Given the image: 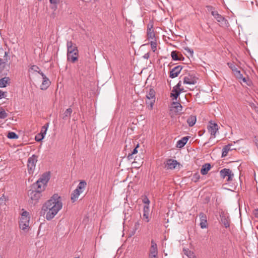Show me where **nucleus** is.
<instances>
[{"instance_id":"f257e3e1","label":"nucleus","mask_w":258,"mask_h":258,"mask_svg":"<svg viewBox=\"0 0 258 258\" xmlns=\"http://www.w3.org/2000/svg\"><path fill=\"white\" fill-rule=\"evenodd\" d=\"M62 207L60 197L57 194H54L43 204L42 210L44 212L45 218L47 220H50L57 214Z\"/></svg>"},{"instance_id":"f03ea898","label":"nucleus","mask_w":258,"mask_h":258,"mask_svg":"<svg viewBox=\"0 0 258 258\" xmlns=\"http://www.w3.org/2000/svg\"><path fill=\"white\" fill-rule=\"evenodd\" d=\"M67 59L74 63L78 59L79 51L76 44L71 41H67Z\"/></svg>"},{"instance_id":"7ed1b4c3","label":"nucleus","mask_w":258,"mask_h":258,"mask_svg":"<svg viewBox=\"0 0 258 258\" xmlns=\"http://www.w3.org/2000/svg\"><path fill=\"white\" fill-rule=\"evenodd\" d=\"M50 179V174L49 173L46 172L43 174L38 180L34 183L33 187H37L39 190H44L45 186L47 183Z\"/></svg>"},{"instance_id":"20e7f679","label":"nucleus","mask_w":258,"mask_h":258,"mask_svg":"<svg viewBox=\"0 0 258 258\" xmlns=\"http://www.w3.org/2000/svg\"><path fill=\"white\" fill-rule=\"evenodd\" d=\"M86 185L87 183L85 181L82 180L80 182L76 189L73 191L71 195V200L73 202H75L78 199L80 194L85 190Z\"/></svg>"},{"instance_id":"39448f33","label":"nucleus","mask_w":258,"mask_h":258,"mask_svg":"<svg viewBox=\"0 0 258 258\" xmlns=\"http://www.w3.org/2000/svg\"><path fill=\"white\" fill-rule=\"evenodd\" d=\"M37 161L38 156L35 155H33L28 158L27 162V168L28 173L30 174L34 173Z\"/></svg>"},{"instance_id":"423d86ee","label":"nucleus","mask_w":258,"mask_h":258,"mask_svg":"<svg viewBox=\"0 0 258 258\" xmlns=\"http://www.w3.org/2000/svg\"><path fill=\"white\" fill-rule=\"evenodd\" d=\"M32 188L34 189L29 190L28 195L32 201L36 202L40 198L41 196V192L43 190H39L37 187H33V185L32 186Z\"/></svg>"},{"instance_id":"0eeeda50","label":"nucleus","mask_w":258,"mask_h":258,"mask_svg":"<svg viewBox=\"0 0 258 258\" xmlns=\"http://www.w3.org/2000/svg\"><path fill=\"white\" fill-rule=\"evenodd\" d=\"M220 221L225 228L230 227L231 219L229 215L227 213L222 211L220 213Z\"/></svg>"},{"instance_id":"6e6552de","label":"nucleus","mask_w":258,"mask_h":258,"mask_svg":"<svg viewBox=\"0 0 258 258\" xmlns=\"http://www.w3.org/2000/svg\"><path fill=\"white\" fill-rule=\"evenodd\" d=\"M212 16L219 23L220 26L224 27H227L229 26L228 21L224 17L219 14L218 12H212Z\"/></svg>"},{"instance_id":"1a4fd4ad","label":"nucleus","mask_w":258,"mask_h":258,"mask_svg":"<svg viewBox=\"0 0 258 258\" xmlns=\"http://www.w3.org/2000/svg\"><path fill=\"white\" fill-rule=\"evenodd\" d=\"M208 132L211 134V137L209 140H211L212 138L214 139L216 137V134L218 131V124L216 123H213L212 121L210 122V124L208 126Z\"/></svg>"},{"instance_id":"9d476101","label":"nucleus","mask_w":258,"mask_h":258,"mask_svg":"<svg viewBox=\"0 0 258 258\" xmlns=\"http://www.w3.org/2000/svg\"><path fill=\"white\" fill-rule=\"evenodd\" d=\"M220 176L222 178H225L226 176H228L227 181H231L234 174L229 169L224 168L220 171Z\"/></svg>"},{"instance_id":"9b49d317","label":"nucleus","mask_w":258,"mask_h":258,"mask_svg":"<svg viewBox=\"0 0 258 258\" xmlns=\"http://www.w3.org/2000/svg\"><path fill=\"white\" fill-rule=\"evenodd\" d=\"M142 219L146 222H148L150 220V209L148 205H144L143 207V214Z\"/></svg>"},{"instance_id":"f8f14e48","label":"nucleus","mask_w":258,"mask_h":258,"mask_svg":"<svg viewBox=\"0 0 258 258\" xmlns=\"http://www.w3.org/2000/svg\"><path fill=\"white\" fill-rule=\"evenodd\" d=\"M158 255L157 245L156 242L151 240V246L150 249L149 257H156Z\"/></svg>"},{"instance_id":"ddd939ff","label":"nucleus","mask_w":258,"mask_h":258,"mask_svg":"<svg viewBox=\"0 0 258 258\" xmlns=\"http://www.w3.org/2000/svg\"><path fill=\"white\" fill-rule=\"evenodd\" d=\"M29 220L30 219L20 218L19 222V227L20 229L25 232H27L29 228Z\"/></svg>"},{"instance_id":"4468645a","label":"nucleus","mask_w":258,"mask_h":258,"mask_svg":"<svg viewBox=\"0 0 258 258\" xmlns=\"http://www.w3.org/2000/svg\"><path fill=\"white\" fill-rule=\"evenodd\" d=\"M147 37L148 39L154 40L155 35L153 30V23L150 22L147 26Z\"/></svg>"},{"instance_id":"2eb2a0df","label":"nucleus","mask_w":258,"mask_h":258,"mask_svg":"<svg viewBox=\"0 0 258 258\" xmlns=\"http://www.w3.org/2000/svg\"><path fill=\"white\" fill-rule=\"evenodd\" d=\"M182 69V67L181 66H177L175 67L170 71L169 77L172 79L177 77L180 73Z\"/></svg>"},{"instance_id":"dca6fc26","label":"nucleus","mask_w":258,"mask_h":258,"mask_svg":"<svg viewBox=\"0 0 258 258\" xmlns=\"http://www.w3.org/2000/svg\"><path fill=\"white\" fill-rule=\"evenodd\" d=\"M200 220V226L201 228L204 229L207 227V218L206 215L203 213L199 214Z\"/></svg>"},{"instance_id":"f3484780","label":"nucleus","mask_w":258,"mask_h":258,"mask_svg":"<svg viewBox=\"0 0 258 258\" xmlns=\"http://www.w3.org/2000/svg\"><path fill=\"white\" fill-rule=\"evenodd\" d=\"M48 126H49V123H47L45 125H44V126H42L41 130V132H40L41 138H40V139H37V136L35 137V140L37 141H38V142L41 141L44 138V137L46 134V132L48 129Z\"/></svg>"},{"instance_id":"a211bd4d","label":"nucleus","mask_w":258,"mask_h":258,"mask_svg":"<svg viewBox=\"0 0 258 258\" xmlns=\"http://www.w3.org/2000/svg\"><path fill=\"white\" fill-rule=\"evenodd\" d=\"M196 83V81L194 77L190 75L185 76L183 78V84L188 85H194Z\"/></svg>"},{"instance_id":"6ab92c4d","label":"nucleus","mask_w":258,"mask_h":258,"mask_svg":"<svg viewBox=\"0 0 258 258\" xmlns=\"http://www.w3.org/2000/svg\"><path fill=\"white\" fill-rule=\"evenodd\" d=\"M42 80L43 81L40 86L41 89L46 90L50 86L51 82L46 76L42 78Z\"/></svg>"},{"instance_id":"aec40b11","label":"nucleus","mask_w":258,"mask_h":258,"mask_svg":"<svg viewBox=\"0 0 258 258\" xmlns=\"http://www.w3.org/2000/svg\"><path fill=\"white\" fill-rule=\"evenodd\" d=\"M189 139V136L184 137L181 139L178 140L177 142L176 147L179 148H181L185 146Z\"/></svg>"},{"instance_id":"412c9836","label":"nucleus","mask_w":258,"mask_h":258,"mask_svg":"<svg viewBox=\"0 0 258 258\" xmlns=\"http://www.w3.org/2000/svg\"><path fill=\"white\" fill-rule=\"evenodd\" d=\"M179 163L175 160L168 159L166 162V166L167 169H173Z\"/></svg>"},{"instance_id":"4be33fe9","label":"nucleus","mask_w":258,"mask_h":258,"mask_svg":"<svg viewBox=\"0 0 258 258\" xmlns=\"http://www.w3.org/2000/svg\"><path fill=\"white\" fill-rule=\"evenodd\" d=\"M232 146V144H228L225 146L222 149V157H224L227 155V154L229 151L235 150V148H231Z\"/></svg>"},{"instance_id":"5701e85b","label":"nucleus","mask_w":258,"mask_h":258,"mask_svg":"<svg viewBox=\"0 0 258 258\" xmlns=\"http://www.w3.org/2000/svg\"><path fill=\"white\" fill-rule=\"evenodd\" d=\"M211 166L210 163H206L204 164L201 169V173L202 175H206L208 171L210 170Z\"/></svg>"},{"instance_id":"b1692460","label":"nucleus","mask_w":258,"mask_h":258,"mask_svg":"<svg viewBox=\"0 0 258 258\" xmlns=\"http://www.w3.org/2000/svg\"><path fill=\"white\" fill-rule=\"evenodd\" d=\"M72 111L73 110L71 108H69L66 109L62 115V118L63 120H67L68 118H70L71 117Z\"/></svg>"},{"instance_id":"393cba45","label":"nucleus","mask_w":258,"mask_h":258,"mask_svg":"<svg viewBox=\"0 0 258 258\" xmlns=\"http://www.w3.org/2000/svg\"><path fill=\"white\" fill-rule=\"evenodd\" d=\"M146 97L149 100H155V92L152 89H150L149 91L147 92Z\"/></svg>"},{"instance_id":"a878e982","label":"nucleus","mask_w":258,"mask_h":258,"mask_svg":"<svg viewBox=\"0 0 258 258\" xmlns=\"http://www.w3.org/2000/svg\"><path fill=\"white\" fill-rule=\"evenodd\" d=\"M172 107L175 109V111L180 112L182 110V105L178 102H173L172 104Z\"/></svg>"},{"instance_id":"bb28decb","label":"nucleus","mask_w":258,"mask_h":258,"mask_svg":"<svg viewBox=\"0 0 258 258\" xmlns=\"http://www.w3.org/2000/svg\"><path fill=\"white\" fill-rule=\"evenodd\" d=\"M196 116L191 115L187 118V122L189 126H192L196 123Z\"/></svg>"},{"instance_id":"cd10ccee","label":"nucleus","mask_w":258,"mask_h":258,"mask_svg":"<svg viewBox=\"0 0 258 258\" xmlns=\"http://www.w3.org/2000/svg\"><path fill=\"white\" fill-rule=\"evenodd\" d=\"M10 81L9 77H4L0 79V88H4L7 86L8 82Z\"/></svg>"},{"instance_id":"c85d7f7f","label":"nucleus","mask_w":258,"mask_h":258,"mask_svg":"<svg viewBox=\"0 0 258 258\" xmlns=\"http://www.w3.org/2000/svg\"><path fill=\"white\" fill-rule=\"evenodd\" d=\"M49 2L50 4V8L53 11H55L57 8V5L59 3V0H49Z\"/></svg>"},{"instance_id":"c756f323","label":"nucleus","mask_w":258,"mask_h":258,"mask_svg":"<svg viewBox=\"0 0 258 258\" xmlns=\"http://www.w3.org/2000/svg\"><path fill=\"white\" fill-rule=\"evenodd\" d=\"M180 95V91H178V89L175 88V87H173L172 90V93H171V96L174 97L175 100H177L178 97Z\"/></svg>"},{"instance_id":"7c9ffc66","label":"nucleus","mask_w":258,"mask_h":258,"mask_svg":"<svg viewBox=\"0 0 258 258\" xmlns=\"http://www.w3.org/2000/svg\"><path fill=\"white\" fill-rule=\"evenodd\" d=\"M171 56L172 59L174 60H181L184 59V57L181 55V57H179L176 53V51H173L171 52Z\"/></svg>"},{"instance_id":"2f4dec72","label":"nucleus","mask_w":258,"mask_h":258,"mask_svg":"<svg viewBox=\"0 0 258 258\" xmlns=\"http://www.w3.org/2000/svg\"><path fill=\"white\" fill-rule=\"evenodd\" d=\"M8 113L2 107H1L0 109V118L5 119L8 117Z\"/></svg>"},{"instance_id":"473e14b6","label":"nucleus","mask_w":258,"mask_h":258,"mask_svg":"<svg viewBox=\"0 0 258 258\" xmlns=\"http://www.w3.org/2000/svg\"><path fill=\"white\" fill-rule=\"evenodd\" d=\"M139 146V144L137 145V147L133 150L131 153L128 154V155L127 156V158L129 160L132 159L133 158V156L134 154H136L138 153L137 148Z\"/></svg>"},{"instance_id":"72a5a7b5","label":"nucleus","mask_w":258,"mask_h":258,"mask_svg":"<svg viewBox=\"0 0 258 258\" xmlns=\"http://www.w3.org/2000/svg\"><path fill=\"white\" fill-rule=\"evenodd\" d=\"M7 137L11 139H16L18 138V136L14 132H9L7 135Z\"/></svg>"},{"instance_id":"f704fd0d","label":"nucleus","mask_w":258,"mask_h":258,"mask_svg":"<svg viewBox=\"0 0 258 258\" xmlns=\"http://www.w3.org/2000/svg\"><path fill=\"white\" fill-rule=\"evenodd\" d=\"M233 74L235 77L237 79H241L242 78V76H243L242 74L241 73L240 71L238 70V69L236 70L235 71H234Z\"/></svg>"},{"instance_id":"c9c22d12","label":"nucleus","mask_w":258,"mask_h":258,"mask_svg":"<svg viewBox=\"0 0 258 258\" xmlns=\"http://www.w3.org/2000/svg\"><path fill=\"white\" fill-rule=\"evenodd\" d=\"M183 252L185 255H186L188 258H190L191 256H194V253L188 249H183Z\"/></svg>"},{"instance_id":"e433bc0d","label":"nucleus","mask_w":258,"mask_h":258,"mask_svg":"<svg viewBox=\"0 0 258 258\" xmlns=\"http://www.w3.org/2000/svg\"><path fill=\"white\" fill-rule=\"evenodd\" d=\"M154 41H151L150 42V45H151V49L152 50L155 52V50H156V47H157V43L155 41V39L154 40Z\"/></svg>"},{"instance_id":"4c0bfd02","label":"nucleus","mask_w":258,"mask_h":258,"mask_svg":"<svg viewBox=\"0 0 258 258\" xmlns=\"http://www.w3.org/2000/svg\"><path fill=\"white\" fill-rule=\"evenodd\" d=\"M227 65L231 69L233 72L237 69L236 66L234 63L228 62Z\"/></svg>"},{"instance_id":"58836bf2","label":"nucleus","mask_w":258,"mask_h":258,"mask_svg":"<svg viewBox=\"0 0 258 258\" xmlns=\"http://www.w3.org/2000/svg\"><path fill=\"white\" fill-rule=\"evenodd\" d=\"M142 202L144 204H145V205H148V206H149L150 201L146 196H145L144 197V198L142 199Z\"/></svg>"},{"instance_id":"ea45409f","label":"nucleus","mask_w":258,"mask_h":258,"mask_svg":"<svg viewBox=\"0 0 258 258\" xmlns=\"http://www.w3.org/2000/svg\"><path fill=\"white\" fill-rule=\"evenodd\" d=\"M21 218L30 219V217H29V213L27 211L23 212L21 215Z\"/></svg>"},{"instance_id":"a19ab883","label":"nucleus","mask_w":258,"mask_h":258,"mask_svg":"<svg viewBox=\"0 0 258 258\" xmlns=\"http://www.w3.org/2000/svg\"><path fill=\"white\" fill-rule=\"evenodd\" d=\"M184 49L190 56L192 57L193 56L194 51L192 49H191L187 47H185Z\"/></svg>"},{"instance_id":"79ce46f5","label":"nucleus","mask_w":258,"mask_h":258,"mask_svg":"<svg viewBox=\"0 0 258 258\" xmlns=\"http://www.w3.org/2000/svg\"><path fill=\"white\" fill-rule=\"evenodd\" d=\"M7 93L6 92H3L0 90V99L2 98H6L7 96Z\"/></svg>"},{"instance_id":"37998d69","label":"nucleus","mask_w":258,"mask_h":258,"mask_svg":"<svg viewBox=\"0 0 258 258\" xmlns=\"http://www.w3.org/2000/svg\"><path fill=\"white\" fill-rule=\"evenodd\" d=\"M30 69L32 70V71H33L35 72H38V71L40 70L39 69V68L36 66V65H33L31 67H30Z\"/></svg>"},{"instance_id":"c03bdc74","label":"nucleus","mask_w":258,"mask_h":258,"mask_svg":"<svg viewBox=\"0 0 258 258\" xmlns=\"http://www.w3.org/2000/svg\"><path fill=\"white\" fill-rule=\"evenodd\" d=\"M207 11L211 13L212 15V12H217L216 11H214V8L211 6H206Z\"/></svg>"},{"instance_id":"a18cd8bd","label":"nucleus","mask_w":258,"mask_h":258,"mask_svg":"<svg viewBox=\"0 0 258 258\" xmlns=\"http://www.w3.org/2000/svg\"><path fill=\"white\" fill-rule=\"evenodd\" d=\"M239 80H242L243 82L245 83L247 85H250V81L247 80L246 78L242 76V78L241 79H239Z\"/></svg>"},{"instance_id":"49530a36","label":"nucleus","mask_w":258,"mask_h":258,"mask_svg":"<svg viewBox=\"0 0 258 258\" xmlns=\"http://www.w3.org/2000/svg\"><path fill=\"white\" fill-rule=\"evenodd\" d=\"M151 100L150 101H149V102H147V103L149 104V106H150V109H152L155 100Z\"/></svg>"},{"instance_id":"de8ad7c7","label":"nucleus","mask_w":258,"mask_h":258,"mask_svg":"<svg viewBox=\"0 0 258 258\" xmlns=\"http://www.w3.org/2000/svg\"><path fill=\"white\" fill-rule=\"evenodd\" d=\"M200 175L198 173H196L194 175V178L195 179V182H197L200 179Z\"/></svg>"},{"instance_id":"09e8293b","label":"nucleus","mask_w":258,"mask_h":258,"mask_svg":"<svg viewBox=\"0 0 258 258\" xmlns=\"http://www.w3.org/2000/svg\"><path fill=\"white\" fill-rule=\"evenodd\" d=\"M181 86V81H179L178 82V83L174 86V87H175V88H177L178 89H180Z\"/></svg>"},{"instance_id":"8fccbe9b","label":"nucleus","mask_w":258,"mask_h":258,"mask_svg":"<svg viewBox=\"0 0 258 258\" xmlns=\"http://www.w3.org/2000/svg\"><path fill=\"white\" fill-rule=\"evenodd\" d=\"M140 225V223L139 221H137V222H136L135 224V230L138 229Z\"/></svg>"},{"instance_id":"3c124183","label":"nucleus","mask_w":258,"mask_h":258,"mask_svg":"<svg viewBox=\"0 0 258 258\" xmlns=\"http://www.w3.org/2000/svg\"><path fill=\"white\" fill-rule=\"evenodd\" d=\"M253 214L256 218H258V209L254 210Z\"/></svg>"},{"instance_id":"603ef678","label":"nucleus","mask_w":258,"mask_h":258,"mask_svg":"<svg viewBox=\"0 0 258 258\" xmlns=\"http://www.w3.org/2000/svg\"><path fill=\"white\" fill-rule=\"evenodd\" d=\"M37 73H39L42 76V78L45 76V75L43 72H42L40 71V70H39Z\"/></svg>"},{"instance_id":"864d4df0","label":"nucleus","mask_w":258,"mask_h":258,"mask_svg":"<svg viewBox=\"0 0 258 258\" xmlns=\"http://www.w3.org/2000/svg\"><path fill=\"white\" fill-rule=\"evenodd\" d=\"M254 142H255V145H256V147H258V137H255V138H254Z\"/></svg>"},{"instance_id":"5fc2aeb1","label":"nucleus","mask_w":258,"mask_h":258,"mask_svg":"<svg viewBox=\"0 0 258 258\" xmlns=\"http://www.w3.org/2000/svg\"><path fill=\"white\" fill-rule=\"evenodd\" d=\"M149 57V54L148 53H146L144 55V57L145 58H146V59H148Z\"/></svg>"},{"instance_id":"6e6d98bb","label":"nucleus","mask_w":258,"mask_h":258,"mask_svg":"<svg viewBox=\"0 0 258 258\" xmlns=\"http://www.w3.org/2000/svg\"><path fill=\"white\" fill-rule=\"evenodd\" d=\"M178 91H180V94L182 92L184 91V89L183 88H180V89H178Z\"/></svg>"},{"instance_id":"4d7b16f0","label":"nucleus","mask_w":258,"mask_h":258,"mask_svg":"<svg viewBox=\"0 0 258 258\" xmlns=\"http://www.w3.org/2000/svg\"><path fill=\"white\" fill-rule=\"evenodd\" d=\"M190 258H197V257L194 255V256H191Z\"/></svg>"},{"instance_id":"13d9d810","label":"nucleus","mask_w":258,"mask_h":258,"mask_svg":"<svg viewBox=\"0 0 258 258\" xmlns=\"http://www.w3.org/2000/svg\"><path fill=\"white\" fill-rule=\"evenodd\" d=\"M0 258H2V256L1 254H0Z\"/></svg>"},{"instance_id":"bf43d9fd","label":"nucleus","mask_w":258,"mask_h":258,"mask_svg":"<svg viewBox=\"0 0 258 258\" xmlns=\"http://www.w3.org/2000/svg\"><path fill=\"white\" fill-rule=\"evenodd\" d=\"M150 258H156V257H149Z\"/></svg>"},{"instance_id":"052dcab7","label":"nucleus","mask_w":258,"mask_h":258,"mask_svg":"<svg viewBox=\"0 0 258 258\" xmlns=\"http://www.w3.org/2000/svg\"><path fill=\"white\" fill-rule=\"evenodd\" d=\"M207 143H207V142H206V143H205V144H204V145H206Z\"/></svg>"}]
</instances>
